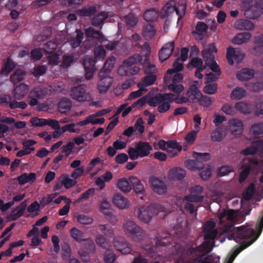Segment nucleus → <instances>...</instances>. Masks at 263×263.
I'll list each match as a JSON object with an SVG mask.
<instances>
[{"instance_id":"obj_1","label":"nucleus","mask_w":263,"mask_h":263,"mask_svg":"<svg viewBox=\"0 0 263 263\" xmlns=\"http://www.w3.org/2000/svg\"><path fill=\"white\" fill-rule=\"evenodd\" d=\"M260 224V222L257 220L256 226L257 233L249 226L234 228L233 225H231L225 227L224 233H228L227 237L229 240L238 241V239H249L247 242L240 243V246L234 250L229 258L231 263L239 253L252 245L258 238L263 230V225L261 227Z\"/></svg>"},{"instance_id":"obj_2","label":"nucleus","mask_w":263,"mask_h":263,"mask_svg":"<svg viewBox=\"0 0 263 263\" xmlns=\"http://www.w3.org/2000/svg\"><path fill=\"white\" fill-rule=\"evenodd\" d=\"M217 231H206L204 236V241L198 247H191L184 253L183 250L180 251L179 260L183 263H210L202 260L201 252L209 253L214 246H212V241L214 240L217 235Z\"/></svg>"},{"instance_id":"obj_3","label":"nucleus","mask_w":263,"mask_h":263,"mask_svg":"<svg viewBox=\"0 0 263 263\" xmlns=\"http://www.w3.org/2000/svg\"><path fill=\"white\" fill-rule=\"evenodd\" d=\"M164 207L158 204H152L148 206H140L135 212L138 219L144 223H148L152 220L154 214H158L164 211Z\"/></svg>"},{"instance_id":"obj_4","label":"nucleus","mask_w":263,"mask_h":263,"mask_svg":"<svg viewBox=\"0 0 263 263\" xmlns=\"http://www.w3.org/2000/svg\"><path fill=\"white\" fill-rule=\"evenodd\" d=\"M123 230L127 236L135 241L140 242L145 238V232L132 220L126 221L124 223Z\"/></svg>"},{"instance_id":"obj_5","label":"nucleus","mask_w":263,"mask_h":263,"mask_svg":"<svg viewBox=\"0 0 263 263\" xmlns=\"http://www.w3.org/2000/svg\"><path fill=\"white\" fill-rule=\"evenodd\" d=\"M135 147H129L128 154L132 160L137 159L139 157H144L149 155L152 146L147 142L139 141L135 143Z\"/></svg>"},{"instance_id":"obj_6","label":"nucleus","mask_w":263,"mask_h":263,"mask_svg":"<svg viewBox=\"0 0 263 263\" xmlns=\"http://www.w3.org/2000/svg\"><path fill=\"white\" fill-rule=\"evenodd\" d=\"M70 96L72 99L79 102L89 101L91 99L90 93L86 91L85 84H80L72 88Z\"/></svg>"},{"instance_id":"obj_7","label":"nucleus","mask_w":263,"mask_h":263,"mask_svg":"<svg viewBox=\"0 0 263 263\" xmlns=\"http://www.w3.org/2000/svg\"><path fill=\"white\" fill-rule=\"evenodd\" d=\"M245 54L238 48L229 47L227 51V59L229 64L231 65L234 64V60L237 63L241 62Z\"/></svg>"},{"instance_id":"obj_8","label":"nucleus","mask_w":263,"mask_h":263,"mask_svg":"<svg viewBox=\"0 0 263 263\" xmlns=\"http://www.w3.org/2000/svg\"><path fill=\"white\" fill-rule=\"evenodd\" d=\"M113 244L115 249L123 254L131 253L132 249L131 245L122 238H116Z\"/></svg>"},{"instance_id":"obj_9","label":"nucleus","mask_w":263,"mask_h":263,"mask_svg":"<svg viewBox=\"0 0 263 263\" xmlns=\"http://www.w3.org/2000/svg\"><path fill=\"white\" fill-rule=\"evenodd\" d=\"M153 191L159 195H163L167 192V186L165 183L159 178L153 176L149 180Z\"/></svg>"},{"instance_id":"obj_10","label":"nucleus","mask_w":263,"mask_h":263,"mask_svg":"<svg viewBox=\"0 0 263 263\" xmlns=\"http://www.w3.org/2000/svg\"><path fill=\"white\" fill-rule=\"evenodd\" d=\"M96 60L92 58H85L83 60V66L85 71V77L87 80L90 79L93 73L97 70L96 67Z\"/></svg>"},{"instance_id":"obj_11","label":"nucleus","mask_w":263,"mask_h":263,"mask_svg":"<svg viewBox=\"0 0 263 263\" xmlns=\"http://www.w3.org/2000/svg\"><path fill=\"white\" fill-rule=\"evenodd\" d=\"M217 49L215 44L211 43L208 45V48L204 49L202 51V55L203 60L205 64L211 63L213 61L215 60L214 53H216Z\"/></svg>"},{"instance_id":"obj_12","label":"nucleus","mask_w":263,"mask_h":263,"mask_svg":"<svg viewBox=\"0 0 263 263\" xmlns=\"http://www.w3.org/2000/svg\"><path fill=\"white\" fill-rule=\"evenodd\" d=\"M236 211L234 210H223L221 213L219 214L218 218L220 220V222L221 223H222L224 221V219L226 218L228 221L232 222L230 224H228V226H231L234 224H233V222L234 220H235L236 218ZM228 226V225H224V228H223V232H224V228ZM234 228V226H233Z\"/></svg>"},{"instance_id":"obj_13","label":"nucleus","mask_w":263,"mask_h":263,"mask_svg":"<svg viewBox=\"0 0 263 263\" xmlns=\"http://www.w3.org/2000/svg\"><path fill=\"white\" fill-rule=\"evenodd\" d=\"M174 42H172L165 44L160 49L159 52V58L162 62L169 58L174 52Z\"/></svg>"},{"instance_id":"obj_14","label":"nucleus","mask_w":263,"mask_h":263,"mask_svg":"<svg viewBox=\"0 0 263 263\" xmlns=\"http://www.w3.org/2000/svg\"><path fill=\"white\" fill-rule=\"evenodd\" d=\"M27 200L22 202L15 209L13 210L9 214V218L12 221L16 220L18 218L23 216L27 208Z\"/></svg>"},{"instance_id":"obj_15","label":"nucleus","mask_w":263,"mask_h":263,"mask_svg":"<svg viewBox=\"0 0 263 263\" xmlns=\"http://www.w3.org/2000/svg\"><path fill=\"white\" fill-rule=\"evenodd\" d=\"M263 5L260 3H256L246 11L251 19H256L262 13Z\"/></svg>"},{"instance_id":"obj_16","label":"nucleus","mask_w":263,"mask_h":263,"mask_svg":"<svg viewBox=\"0 0 263 263\" xmlns=\"http://www.w3.org/2000/svg\"><path fill=\"white\" fill-rule=\"evenodd\" d=\"M255 75L254 69L243 68L236 73V78L241 81H246L252 79Z\"/></svg>"},{"instance_id":"obj_17","label":"nucleus","mask_w":263,"mask_h":263,"mask_svg":"<svg viewBox=\"0 0 263 263\" xmlns=\"http://www.w3.org/2000/svg\"><path fill=\"white\" fill-rule=\"evenodd\" d=\"M28 91V85L21 83L14 88L13 91V97L15 100H21L25 97Z\"/></svg>"},{"instance_id":"obj_18","label":"nucleus","mask_w":263,"mask_h":263,"mask_svg":"<svg viewBox=\"0 0 263 263\" xmlns=\"http://www.w3.org/2000/svg\"><path fill=\"white\" fill-rule=\"evenodd\" d=\"M230 129L233 135H238L242 133L243 126L241 121L235 119L229 121Z\"/></svg>"},{"instance_id":"obj_19","label":"nucleus","mask_w":263,"mask_h":263,"mask_svg":"<svg viewBox=\"0 0 263 263\" xmlns=\"http://www.w3.org/2000/svg\"><path fill=\"white\" fill-rule=\"evenodd\" d=\"M263 147V141L257 140L253 142L251 145L242 151L241 154L243 155H249L255 154L257 152Z\"/></svg>"},{"instance_id":"obj_20","label":"nucleus","mask_w":263,"mask_h":263,"mask_svg":"<svg viewBox=\"0 0 263 263\" xmlns=\"http://www.w3.org/2000/svg\"><path fill=\"white\" fill-rule=\"evenodd\" d=\"M107 18L108 14L107 12L104 11L99 12L94 15L91 19V24L95 27H100V28H101L105 21Z\"/></svg>"},{"instance_id":"obj_21","label":"nucleus","mask_w":263,"mask_h":263,"mask_svg":"<svg viewBox=\"0 0 263 263\" xmlns=\"http://www.w3.org/2000/svg\"><path fill=\"white\" fill-rule=\"evenodd\" d=\"M112 201L116 206L121 209L127 208L129 206L127 199L119 193L114 195Z\"/></svg>"},{"instance_id":"obj_22","label":"nucleus","mask_w":263,"mask_h":263,"mask_svg":"<svg viewBox=\"0 0 263 263\" xmlns=\"http://www.w3.org/2000/svg\"><path fill=\"white\" fill-rule=\"evenodd\" d=\"M234 27L240 30H252L254 28V25L251 21L241 19L235 23Z\"/></svg>"},{"instance_id":"obj_23","label":"nucleus","mask_w":263,"mask_h":263,"mask_svg":"<svg viewBox=\"0 0 263 263\" xmlns=\"http://www.w3.org/2000/svg\"><path fill=\"white\" fill-rule=\"evenodd\" d=\"M142 61V57L138 53L134 54L125 60L122 65L123 69L128 67L136 65L137 64L141 62Z\"/></svg>"},{"instance_id":"obj_24","label":"nucleus","mask_w":263,"mask_h":263,"mask_svg":"<svg viewBox=\"0 0 263 263\" xmlns=\"http://www.w3.org/2000/svg\"><path fill=\"white\" fill-rule=\"evenodd\" d=\"M76 36L71 37L68 41L72 48H76L80 46L84 38V32L81 29H76Z\"/></svg>"},{"instance_id":"obj_25","label":"nucleus","mask_w":263,"mask_h":263,"mask_svg":"<svg viewBox=\"0 0 263 263\" xmlns=\"http://www.w3.org/2000/svg\"><path fill=\"white\" fill-rule=\"evenodd\" d=\"M72 107L71 100L67 98H63L58 104V110L62 114H66Z\"/></svg>"},{"instance_id":"obj_26","label":"nucleus","mask_w":263,"mask_h":263,"mask_svg":"<svg viewBox=\"0 0 263 263\" xmlns=\"http://www.w3.org/2000/svg\"><path fill=\"white\" fill-rule=\"evenodd\" d=\"M113 79L112 77H107L99 79L98 83V89L100 93H105L110 88Z\"/></svg>"},{"instance_id":"obj_27","label":"nucleus","mask_w":263,"mask_h":263,"mask_svg":"<svg viewBox=\"0 0 263 263\" xmlns=\"http://www.w3.org/2000/svg\"><path fill=\"white\" fill-rule=\"evenodd\" d=\"M98 8L97 5L84 7L78 10V13L81 16L90 17L96 13Z\"/></svg>"},{"instance_id":"obj_28","label":"nucleus","mask_w":263,"mask_h":263,"mask_svg":"<svg viewBox=\"0 0 263 263\" xmlns=\"http://www.w3.org/2000/svg\"><path fill=\"white\" fill-rule=\"evenodd\" d=\"M129 181L133 185V189L137 194H142L145 192L144 187L140 180L135 176H130Z\"/></svg>"},{"instance_id":"obj_29","label":"nucleus","mask_w":263,"mask_h":263,"mask_svg":"<svg viewBox=\"0 0 263 263\" xmlns=\"http://www.w3.org/2000/svg\"><path fill=\"white\" fill-rule=\"evenodd\" d=\"M186 176V172L184 170L176 167L170 171L169 176L174 180H181Z\"/></svg>"},{"instance_id":"obj_30","label":"nucleus","mask_w":263,"mask_h":263,"mask_svg":"<svg viewBox=\"0 0 263 263\" xmlns=\"http://www.w3.org/2000/svg\"><path fill=\"white\" fill-rule=\"evenodd\" d=\"M226 128L220 126L216 128L211 134L212 141L215 142L221 141L226 136Z\"/></svg>"},{"instance_id":"obj_31","label":"nucleus","mask_w":263,"mask_h":263,"mask_svg":"<svg viewBox=\"0 0 263 263\" xmlns=\"http://www.w3.org/2000/svg\"><path fill=\"white\" fill-rule=\"evenodd\" d=\"M251 37L250 32H245L238 33L233 39V43L235 44L241 45L248 42Z\"/></svg>"},{"instance_id":"obj_32","label":"nucleus","mask_w":263,"mask_h":263,"mask_svg":"<svg viewBox=\"0 0 263 263\" xmlns=\"http://www.w3.org/2000/svg\"><path fill=\"white\" fill-rule=\"evenodd\" d=\"M36 179V174L34 173H30L29 174L24 173L17 177V180L20 184L23 185L26 183H33Z\"/></svg>"},{"instance_id":"obj_33","label":"nucleus","mask_w":263,"mask_h":263,"mask_svg":"<svg viewBox=\"0 0 263 263\" xmlns=\"http://www.w3.org/2000/svg\"><path fill=\"white\" fill-rule=\"evenodd\" d=\"M156 76L154 74H149L144 77L143 79L139 82L138 86L139 88L147 87L154 84L156 80Z\"/></svg>"},{"instance_id":"obj_34","label":"nucleus","mask_w":263,"mask_h":263,"mask_svg":"<svg viewBox=\"0 0 263 263\" xmlns=\"http://www.w3.org/2000/svg\"><path fill=\"white\" fill-rule=\"evenodd\" d=\"M118 187L123 192L129 193L132 190L128 180L125 178L119 179L117 181Z\"/></svg>"},{"instance_id":"obj_35","label":"nucleus","mask_w":263,"mask_h":263,"mask_svg":"<svg viewBox=\"0 0 263 263\" xmlns=\"http://www.w3.org/2000/svg\"><path fill=\"white\" fill-rule=\"evenodd\" d=\"M155 30L151 24H147L143 26L142 35L146 40L151 39L155 34Z\"/></svg>"},{"instance_id":"obj_36","label":"nucleus","mask_w":263,"mask_h":263,"mask_svg":"<svg viewBox=\"0 0 263 263\" xmlns=\"http://www.w3.org/2000/svg\"><path fill=\"white\" fill-rule=\"evenodd\" d=\"M15 67L14 62L9 58L7 59L4 65L1 69V74L7 76Z\"/></svg>"},{"instance_id":"obj_37","label":"nucleus","mask_w":263,"mask_h":263,"mask_svg":"<svg viewBox=\"0 0 263 263\" xmlns=\"http://www.w3.org/2000/svg\"><path fill=\"white\" fill-rule=\"evenodd\" d=\"M71 236L77 242H81L85 240L84 233L77 228H72L70 230Z\"/></svg>"},{"instance_id":"obj_38","label":"nucleus","mask_w":263,"mask_h":263,"mask_svg":"<svg viewBox=\"0 0 263 263\" xmlns=\"http://www.w3.org/2000/svg\"><path fill=\"white\" fill-rule=\"evenodd\" d=\"M256 192L255 184L251 183L242 194V197L246 201L250 200Z\"/></svg>"},{"instance_id":"obj_39","label":"nucleus","mask_w":263,"mask_h":263,"mask_svg":"<svg viewBox=\"0 0 263 263\" xmlns=\"http://www.w3.org/2000/svg\"><path fill=\"white\" fill-rule=\"evenodd\" d=\"M246 95V91L245 89L237 87L232 90L231 98L233 100H238L243 98Z\"/></svg>"},{"instance_id":"obj_40","label":"nucleus","mask_w":263,"mask_h":263,"mask_svg":"<svg viewBox=\"0 0 263 263\" xmlns=\"http://www.w3.org/2000/svg\"><path fill=\"white\" fill-rule=\"evenodd\" d=\"M250 132L255 136H263V122L253 124L251 127Z\"/></svg>"},{"instance_id":"obj_41","label":"nucleus","mask_w":263,"mask_h":263,"mask_svg":"<svg viewBox=\"0 0 263 263\" xmlns=\"http://www.w3.org/2000/svg\"><path fill=\"white\" fill-rule=\"evenodd\" d=\"M186 95L189 98H191V96H193V98H192V99H198L201 97L202 93L199 91L195 84H193L190 86L189 90L187 91Z\"/></svg>"},{"instance_id":"obj_42","label":"nucleus","mask_w":263,"mask_h":263,"mask_svg":"<svg viewBox=\"0 0 263 263\" xmlns=\"http://www.w3.org/2000/svg\"><path fill=\"white\" fill-rule=\"evenodd\" d=\"M46 95V91L42 88L35 87L31 90L28 97H34L40 99L44 98Z\"/></svg>"},{"instance_id":"obj_43","label":"nucleus","mask_w":263,"mask_h":263,"mask_svg":"<svg viewBox=\"0 0 263 263\" xmlns=\"http://www.w3.org/2000/svg\"><path fill=\"white\" fill-rule=\"evenodd\" d=\"M235 108L240 112L248 114H250L251 111V108L248 103L243 102H239L235 104Z\"/></svg>"},{"instance_id":"obj_44","label":"nucleus","mask_w":263,"mask_h":263,"mask_svg":"<svg viewBox=\"0 0 263 263\" xmlns=\"http://www.w3.org/2000/svg\"><path fill=\"white\" fill-rule=\"evenodd\" d=\"M85 32L87 37H92L99 40L101 36V33L100 31L95 29L92 27L85 29Z\"/></svg>"},{"instance_id":"obj_45","label":"nucleus","mask_w":263,"mask_h":263,"mask_svg":"<svg viewBox=\"0 0 263 263\" xmlns=\"http://www.w3.org/2000/svg\"><path fill=\"white\" fill-rule=\"evenodd\" d=\"M99 229L107 237H111L114 235V231L112 228L108 224L99 225Z\"/></svg>"},{"instance_id":"obj_46","label":"nucleus","mask_w":263,"mask_h":263,"mask_svg":"<svg viewBox=\"0 0 263 263\" xmlns=\"http://www.w3.org/2000/svg\"><path fill=\"white\" fill-rule=\"evenodd\" d=\"M158 17L157 12L154 9L146 10L144 14L143 18L147 22H153Z\"/></svg>"},{"instance_id":"obj_47","label":"nucleus","mask_w":263,"mask_h":263,"mask_svg":"<svg viewBox=\"0 0 263 263\" xmlns=\"http://www.w3.org/2000/svg\"><path fill=\"white\" fill-rule=\"evenodd\" d=\"M94 53L97 60H103L106 57V51L103 46L99 45L94 48Z\"/></svg>"},{"instance_id":"obj_48","label":"nucleus","mask_w":263,"mask_h":263,"mask_svg":"<svg viewBox=\"0 0 263 263\" xmlns=\"http://www.w3.org/2000/svg\"><path fill=\"white\" fill-rule=\"evenodd\" d=\"M74 147V143L73 142H69L66 144L63 145L61 147V152L64 153L66 158L73 153V149Z\"/></svg>"},{"instance_id":"obj_49","label":"nucleus","mask_w":263,"mask_h":263,"mask_svg":"<svg viewBox=\"0 0 263 263\" xmlns=\"http://www.w3.org/2000/svg\"><path fill=\"white\" fill-rule=\"evenodd\" d=\"M86 243L84 246V251L86 254L92 253L95 250V245L90 239H85Z\"/></svg>"},{"instance_id":"obj_50","label":"nucleus","mask_w":263,"mask_h":263,"mask_svg":"<svg viewBox=\"0 0 263 263\" xmlns=\"http://www.w3.org/2000/svg\"><path fill=\"white\" fill-rule=\"evenodd\" d=\"M57 48L55 42L49 41L44 45V51L46 54H51L54 53Z\"/></svg>"},{"instance_id":"obj_51","label":"nucleus","mask_w":263,"mask_h":263,"mask_svg":"<svg viewBox=\"0 0 263 263\" xmlns=\"http://www.w3.org/2000/svg\"><path fill=\"white\" fill-rule=\"evenodd\" d=\"M193 156L198 161L205 162L210 159V155L208 153L194 152Z\"/></svg>"},{"instance_id":"obj_52","label":"nucleus","mask_w":263,"mask_h":263,"mask_svg":"<svg viewBox=\"0 0 263 263\" xmlns=\"http://www.w3.org/2000/svg\"><path fill=\"white\" fill-rule=\"evenodd\" d=\"M77 221L82 224H89L93 222V219L84 214H78L76 216Z\"/></svg>"},{"instance_id":"obj_53","label":"nucleus","mask_w":263,"mask_h":263,"mask_svg":"<svg viewBox=\"0 0 263 263\" xmlns=\"http://www.w3.org/2000/svg\"><path fill=\"white\" fill-rule=\"evenodd\" d=\"M124 20L127 26L134 27L138 22V19L134 14L129 13L124 16Z\"/></svg>"},{"instance_id":"obj_54","label":"nucleus","mask_w":263,"mask_h":263,"mask_svg":"<svg viewBox=\"0 0 263 263\" xmlns=\"http://www.w3.org/2000/svg\"><path fill=\"white\" fill-rule=\"evenodd\" d=\"M110 203L108 201H107L106 200H104L101 203L100 208H101L102 212L104 213V214L105 215H106V216H109V217H114V219L116 221H117V220L116 219L115 217L113 216V214H112V213L111 212H110V211H106V212L104 211L105 210H108L110 208Z\"/></svg>"},{"instance_id":"obj_55","label":"nucleus","mask_w":263,"mask_h":263,"mask_svg":"<svg viewBox=\"0 0 263 263\" xmlns=\"http://www.w3.org/2000/svg\"><path fill=\"white\" fill-rule=\"evenodd\" d=\"M162 102H163V101L161 93H159L155 96L150 98L147 102L148 105L152 107L156 106Z\"/></svg>"},{"instance_id":"obj_56","label":"nucleus","mask_w":263,"mask_h":263,"mask_svg":"<svg viewBox=\"0 0 263 263\" xmlns=\"http://www.w3.org/2000/svg\"><path fill=\"white\" fill-rule=\"evenodd\" d=\"M251 166L250 165L246 166L240 172L239 178L238 182L240 183H243L246 179L248 178L250 171H251Z\"/></svg>"},{"instance_id":"obj_57","label":"nucleus","mask_w":263,"mask_h":263,"mask_svg":"<svg viewBox=\"0 0 263 263\" xmlns=\"http://www.w3.org/2000/svg\"><path fill=\"white\" fill-rule=\"evenodd\" d=\"M135 129V132H138L139 134H142L145 130L144 126V122L142 118H139L136 121V123L133 126Z\"/></svg>"},{"instance_id":"obj_58","label":"nucleus","mask_w":263,"mask_h":263,"mask_svg":"<svg viewBox=\"0 0 263 263\" xmlns=\"http://www.w3.org/2000/svg\"><path fill=\"white\" fill-rule=\"evenodd\" d=\"M164 8L167 13H172L174 11H176L177 15L179 16L178 20L182 17V15L180 13L178 9L172 5V2L167 3L164 6Z\"/></svg>"},{"instance_id":"obj_59","label":"nucleus","mask_w":263,"mask_h":263,"mask_svg":"<svg viewBox=\"0 0 263 263\" xmlns=\"http://www.w3.org/2000/svg\"><path fill=\"white\" fill-rule=\"evenodd\" d=\"M30 121L32 126L40 127L47 125V119L33 117L30 119Z\"/></svg>"},{"instance_id":"obj_60","label":"nucleus","mask_w":263,"mask_h":263,"mask_svg":"<svg viewBox=\"0 0 263 263\" xmlns=\"http://www.w3.org/2000/svg\"><path fill=\"white\" fill-rule=\"evenodd\" d=\"M185 199L190 202H202L204 200V196L195 194H191L185 196Z\"/></svg>"},{"instance_id":"obj_61","label":"nucleus","mask_w":263,"mask_h":263,"mask_svg":"<svg viewBox=\"0 0 263 263\" xmlns=\"http://www.w3.org/2000/svg\"><path fill=\"white\" fill-rule=\"evenodd\" d=\"M15 99L12 101V102L10 103L9 104V107L11 109H16V108H20V109H25L27 106V104L25 102L21 101V102H17L16 101Z\"/></svg>"},{"instance_id":"obj_62","label":"nucleus","mask_w":263,"mask_h":263,"mask_svg":"<svg viewBox=\"0 0 263 263\" xmlns=\"http://www.w3.org/2000/svg\"><path fill=\"white\" fill-rule=\"evenodd\" d=\"M96 242L98 246L104 249H106L109 246L106 238L101 234L97 236Z\"/></svg>"},{"instance_id":"obj_63","label":"nucleus","mask_w":263,"mask_h":263,"mask_svg":"<svg viewBox=\"0 0 263 263\" xmlns=\"http://www.w3.org/2000/svg\"><path fill=\"white\" fill-rule=\"evenodd\" d=\"M233 172L234 168L233 166L229 165H223L219 168L218 175L220 176H224Z\"/></svg>"},{"instance_id":"obj_64","label":"nucleus","mask_w":263,"mask_h":263,"mask_svg":"<svg viewBox=\"0 0 263 263\" xmlns=\"http://www.w3.org/2000/svg\"><path fill=\"white\" fill-rule=\"evenodd\" d=\"M25 73L23 71H16L11 76V80L13 83H18L24 79Z\"/></svg>"}]
</instances>
